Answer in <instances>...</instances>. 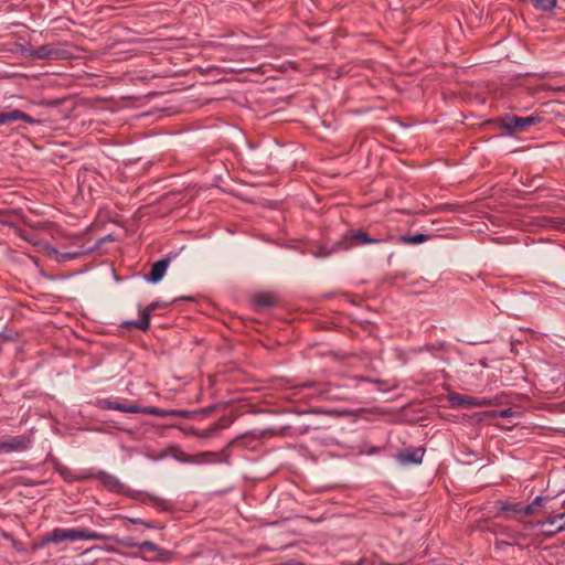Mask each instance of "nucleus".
I'll return each instance as SVG.
<instances>
[{"mask_svg": "<svg viewBox=\"0 0 565 565\" xmlns=\"http://www.w3.org/2000/svg\"><path fill=\"white\" fill-rule=\"evenodd\" d=\"M138 548L140 551L156 552L157 553L156 559H158V561L168 562V561H171L173 557V553L171 551L163 550L150 541L141 542L138 545Z\"/></svg>", "mask_w": 565, "mask_h": 565, "instance_id": "nucleus-10", "label": "nucleus"}, {"mask_svg": "<svg viewBox=\"0 0 565 565\" xmlns=\"http://www.w3.org/2000/svg\"><path fill=\"white\" fill-rule=\"evenodd\" d=\"M138 413L154 415L159 417H167V416H182L185 417L188 413L185 411H177V409H161L152 406H146L140 407Z\"/></svg>", "mask_w": 565, "mask_h": 565, "instance_id": "nucleus-12", "label": "nucleus"}, {"mask_svg": "<svg viewBox=\"0 0 565 565\" xmlns=\"http://www.w3.org/2000/svg\"><path fill=\"white\" fill-rule=\"evenodd\" d=\"M26 55L36 60H63L68 56V53L63 49H56L51 44H45L36 49H30Z\"/></svg>", "mask_w": 565, "mask_h": 565, "instance_id": "nucleus-3", "label": "nucleus"}, {"mask_svg": "<svg viewBox=\"0 0 565 565\" xmlns=\"http://www.w3.org/2000/svg\"><path fill=\"white\" fill-rule=\"evenodd\" d=\"M159 307L157 302L151 303L147 309L142 311L141 319L138 321H127L124 323L126 327H134L140 330H147L150 326V313Z\"/></svg>", "mask_w": 565, "mask_h": 565, "instance_id": "nucleus-11", "label": "nucleus"}, {"mask_svg": "<svg viewBox=\"0 0 565 565\" xmlns=\"http://www.w3.org/2000/svg\"><path fill=\"white\" fill-rule=\"evenodd\" d=\"M107 536H108V539L106 541H108V540L114 541L125 547H138V545L140 544V543L135 542L131 537L118 539L116 536H109V535H107Z\"/></svg>", "mask_w": 565, "mask_h": 565, "instance_id": "nucleus-19", "label": "nucleus"}, {"mask_svg": "<svg viewBox=\"0 0 565 565\" xmlns=\"http://www.w3.org/2000/svg\"><path fill=\"white\" fill-rule=\"evenodd\" d=\"M542 118L539 115H531L526 117H519L515 115H507L500 119V125L509 134L524 132L529 127L541 122Z\"/></svg>", "mask_w": 565, "mask_h": 565, "instance_id": "nucleus-2", "label": "nucleus"}, {"mask_svg": "<svg viewBox=\"0 0 565 565\" xmlns=\"http://www.w3.org/2000/svg\"><path fill=\"white\" fill-rule=\"evenodd\" d=\"M510 412H511L510 409H505V411H502L500 413V415H501V417H508L510 415Z\"/></svg>", "mask_w": 565, "mask_h": 565, "instance_id": "nucleus-26", "label": "nucleus"}, {"mask_svg": "<svg viewBox=\"0 0 565 565\" xmlns=\"http://www.w3.org/2000/svg\"><path fill=\"white\" fill-rule=\"evenodd\" d=\"M82 478H95L109 491L120 492L124 489V484L115 476L106 471H88Z\"/></svg>", "mask_w": 565, "mask_h": 565, "instance_id": "nucleus-4", "label": "nucleus"}, {"mask_svg": "<svg viewBox=\"0 0 565 565\" xmlns=\"http://www.w3.org/2000/svg\"><path fill=\"white\" fill-rule=\"evenodd\" d=\"M552 529H553V526H545L544 529H541V530H542V531H543V533L545 534V531H546V530H552Z\"/></svg>", "mask_w": 565, "mask_h": 565, "instance_id": "nucleus-28", "label": "nucleus"}, {"mask_svg": "<svg viewBox=\"0 0 565 565\" xmlns=\"http://www.w3.org/2000/svg\"><path fill=\"white\" fill-rule=\"evenodd\" d=\"M429 236L426 234H415V235H403L399 237V242L404 244H420L428 241Z\"/></svg>", "mask_w": 565, "mask_h": 565, "instance_id": "nucleus-17", "label": "nucleus"}, {"mask_svg": "<svg viewBox=\"0 0 565 565\" xmlns=\"http://www.w3.org/2000/svg\"><path fill=\"white\" fill-rule=\"evenodd\" d=\"M547 498L545 497H536L532 503L527 504V505H523V513L522 515H532L534 513H536V509L539 507H543L544 503L546 502Z\"/></svg>", "mask_w": 565, "mask_h": 565, "instance_id": "nucleus-16", "label": "nucleus"}, {"mask_svg": "<svg viewBox=\"0 0 565 565\" xmlns=\"http://www.w3.org/2000/svg\"><path fill=\"white\" fill-rule=\"evenodd\" d=\"M537 526L544 529L545 526H553L552 530H546L545 535L552 536L556 533L565 531V513H557L550 515L544 521H539Z\"/></svg>", "mask_w": 565, "mask_h": 565, "instance_id": "nucleus-6", "label": "nucleus"}, {"mask_svg": "<svg viewBox=\"0 0 565 565\" xmlns=\"http://www.w3.org/2000/svg\"><path fill=\"white\" fill-rule=\"evenodd\" d=\"M128 522L132 523V524H140L142 525L143 524V520L142 519H139V518H125Z\"/></svg>", "mask_w": 565, "mask_h": 565, "instance_id": "nucleus-25", "label": "nucleus"}, {"mask_svg": "<svg viewBox=\"0 0 565 565\" xmlns=\"http://www.w3.org/2000/svg\"><path fill=\"white\" fill-rule=\"evenodd\" d=\"M256 303L260 307H270L273 305V300L269 296H258L256 298Z\"/></svg>", "mask_w": 565, "mask_h": 565, "instance_id": "nucleus-22", "label": "nucleus"}, {"mask_svg": "<svg viewBox=\"0 0 565 565\" xmlns=\"http://www.w3.org/2000/svg\"><path fill=\"white\" fill-rule=\"evenodd\" d=\"M142 525L146 526L147 529H163V526H161V525H158L152 522L145 521V520H143Z\"/></svg>", "mask_w": 565, "mask_h": 565, "instance_id": "nucleus-24", "label": "nucleus"}, {"mask_svg": "<svg viewBox=\"0 0 565 565\" xmlns=\"http://www.w3.org/2000/svg\"><path fill=\"white\" fill-rule=\"evenodd\" d=\"M501 511H511L515 514H522L523 513V504L521 503H502L500 507Z\"/></svg>", "mask_w": 565, "mask_h": 565, "instance_id": "nucleus-20", "label": "nucleus"}, {"mask_svg": "<svg viewBox=\"0 0 565 565\" xmlns=\"http://www.w3.org/2000/svg\"><path fill=\"white\" fill-rule=\"evenodd\" d=\"M3 536H4L6 539H10V536H9L7 533H3Z\"/></svg>", "mask_w": 565, "mask_h": 565, "instance_id": "nucleus-29", "label": "nucleus"}, {"mask_svg": "<svg viewBox=\"0 0 565 565\" xmlns=\"http://www.w3.org/2000/svg\"><path fill=\"white\" fill-rule=\"evenodd\" d=\"M186 433L191 434V435H194V436H196V434H199V431L195 430L194 428H190Z\"/></svg>", "mask_w": 565, "mask_h": 565, "instance_id": "nucleus-27", "label": "nucleus"}, {"mask_svg": "<svg viewBox=\"0 0 565 565\" xmlns=\"http://www.w3.org/2000/svg\"><path fill=\"white\" fill-rule=\"evenodd\" d=\"M17 120H22V121H25L29 124L35 122V120L32 117H30L29 115H26L25 113H23L19 109L3 111L0 114V126L10 124V122H13Z\"/></svg>", "mask_w": 565, "mask_h": 565, "instance_id": "nucleus-9", "label": "nucleus"}, {"mask_svg": "<svg viewBox=\"0 0 565 565\" xmlns=\"http://www.w3.org/2000/svg\"><path fill=\"white\" fill-rule=\"evenodd\" d=\"M224 427V425L222 423H216L213 427H211L210 429L205 430V431H199V434H196V437L199 438H207V437H211L213 435V433L215 430H217L218 428H222Z\"/></svg>", "mask_w": 565, "mask_h": 565, "instance_id": "nucleus-21", "label": "nucleus"}, {"mask_svg": "<svg viewBox=\"0 0 565 565\" xmlns=\"http://www.w3.org/2000/svg\"><path fill=\"white\" fill-rule=\"evenodd\" d=\"M31 439L25 436H14L0 441V454L11 451H23L29 448Z\"/></svg>", "mask_w": 565, "mask_h": 565, "instance_id": "nucleus-5", "label": "nucleus"}, {"mask_svg": "<svg viewBox=\"0 0 565 565\" xmlns=\"http://www.w3.org/2000/svg\"><path fill=\"white\" fill-rule=\"evenodd\" d=\"M348 238L353 241L355 245L377 244L382 242V239L370 237L363 231H351L348 233Z\"/></svg>", "mask_w": 565, "mask_h": 565, "instance_id": "nucleus-15", "label": "nucleus"}, {"mask_svg": "<svg viewBox=\"0 0 565 565\" xmlns=\"http://www.w3.org/2000/svg\"><path fill=\"white\" fill-rule=\"evenodd\" d=\"M535 8L543 10V11H552L555 7L557 1L556 0H532Z\"/></svg>", "mask_w": 565, "mask_h": 565, "instance_id": "nucleus-18", "label": "nucleus"}, {"mask_svg": "<svg viewBox=\"0 0 565 565\" xmlns=\"http://www.w3.org/2000/svg\"><path fill=\"white\" fill-rule=\"evenodd\" d=\"M108 539L107 535L90 531L85 527H77V529H62L56 527L51 533L45 535L42 541L41 545H47L50 543H61L64 541H106Z\"/></svg>", "mask_w": 565, "mask_h": 565, "instance_id": "nucleus-1", "label": "nucleus"}, {"mask_svg": "<svg viewBox=\"0 0 565 565\" xmlns=\"http://www.w3.org/2000/svg\"><path fill=\"white\" fill-rule=\"evenodd\" d=\"M147 497H148V501L154 505H160L162 503V500L157 497L149 495V494Z\"/></svg>", "mask_w": 565, "mask_h": 565, "instance_id": "nucleus-23", "label": "nucleus"}, {"mask_svg": "<svg viewBox=\"0 0 565 565\" xmlns=\"http://www.w3.org/2000/svg\"><path fill=\"white\" fill-rule=\"evenodd\" d=\"M168 266H169V259H160V260L156 262L151 267L149 278H148L149 281H151L153 284L160 281L163 278V276L166 275Z\"/></svg>", "mask_w": 565, "mask_h": 565, "instance_id": "nucleus-13", "label": "nucleus"}, {"mask_svg": "<svg viewBox=\"0 0 565 565\" xmlns=\"http://www.w3.org/2000/svg\"><path fill=\"white\" fill-rule=\"evenodd\" d=\"M424 457L422 448L406 449L398 455V459L403 463H420Z\"/></svg>", "mask_w": 565, "mask_h": 565, "instance_id": "nucleus-14", "label": "nucleus"}, {"mask_svg": "<svg viewBox=\"0 0 565 565\" xmlns=\"http://www.w3.org/2000/svg\"><path fill=\"white\" fill-rule=\"evenodd\" d=\"M450 402L455 406L460 407H483L491 405V401L484 397H473L468 395L456 394L450 397Z\"/></svg>", "mask_w": 565, "mask_h": 565, "instance_id": "nucleus-7", "label": "nucleus"}, {"mask_svg": "<svg viewBox=\"0 0 565 565\" xmlns=\"http://www.w3.org/2000/svg\"><path fill=\"white\" fill-rule=\"evenodd\" d=\"M97 406L102 409H114L124 413H138L139 406L135 403L124 404L118 401H113L109 398L99 399L97 402Z\"/></svg>", "mask_w": 565, "mask_h": 565, "instance_id": "nucleus-8", "label": "nucleus"}]
</instances>
